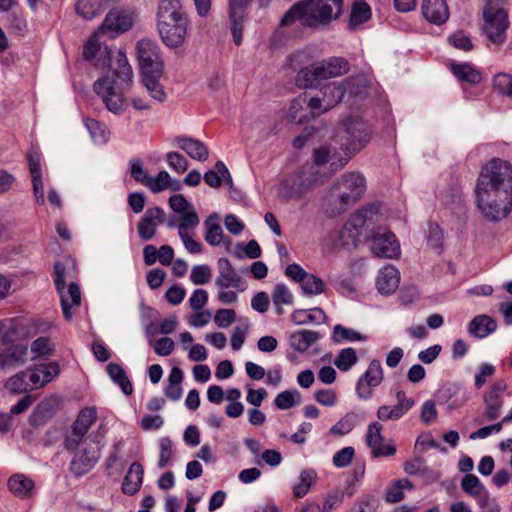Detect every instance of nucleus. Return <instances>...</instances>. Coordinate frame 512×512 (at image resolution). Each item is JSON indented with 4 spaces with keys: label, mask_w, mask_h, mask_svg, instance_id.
I'll return each instance as SVG.
<instances>
[{
    "label": "nucleus",
    "mask_w": 512,
    "mask_h": 512,
    "mask_svg": "<svg viewBox=\"0 0 512 512\" xmlns=\"http://www.w3.org/2000/svg\"><path fill=\"white\" fill-rule=\"evenodd\" d=\"M495 372L496 368L493 364L487 362L481 363L474 377L475 387L477 389L482 388L483 385L486 383L487 379L493 376Z\"/></svg>",
    "instance_id": "55"
},
{
    "label": "nucleus",
    "mask_w": 512,
    "mask_h": 512,
    "mask_svg": "<svg viewBox=\"0 0 512 512\" xmlns=\"http://www.w3.org/2000/svg\"><path fill=\"white\" fill-rule=\"evenodd\" d=\"M84 125L94 143L103 144L108 141L109 131L104 125L92 118H86Z\"/></svg>",
    "instance_id": "43"
},
{
    "label": "nucleus",
    "mask_w": 512,
    "mask_h": 512,
    "mask_svg": "<svg viewBox=\"0 0 512 512\" xmlns=\"http://www.w3.org/2000/svg\"><path fill=\"white\" fill-rule=\"evenodd\" d=\"M293 294L283 283L275 285L272 291V301L278 315L284 313L283 305H291L293 303Z\"/></svg>",
    "instance_id": "37"
},
{
    "label": "nucleus",
    "mask_w": 512,
    "mask_h": 512,
    "mask_svg": "<svg viewBox=\"0 0 512 512\" xmlns=\"http://www.w3.org/2000/svg\"><path fill=\"white\" fill-rule=\"evenodd\" d=\"M28 348L23 344H12L0 351V370H11L24 365L27 361Z\"/></svg>",
    "instance_id": "19"
},
{
    "label": "nucleus",
    "mask_w": 512,
    "mask_h": 512,
    "mask_svg": "<svg viewBox=\"0 0 512 512\" xmlns=\"http://www.w3.org/2000/svg\"><path fill=\"white\" fill-rule=\"evenodd\" d=\"M200 219L195 208L181 214L177 228L178 234H188L189 230L195 229L199 225Z\"/></svg>",
    "instance_id": "50"
},
{
    "label": "nucleus",
    "mask_w": 512,
    "mask_h": 512,
    "mask_svg": "<svg viewBox=\"0 0 512 512\" xmlns=\"http://www.w3.org/2000/svg\"><path fill=\"white\" fill-rule=\"evenodd\" d=\"M305 104L306 99L304 97H298L291 102L287 113V118L289 121L294 123H302L309 119L308 115L304 111Z\"/></svg>",
    "instance_id": "49"
},
{
    "label": "nucleus",
    "mask_w": 512,
    "mask_h": 512,
    "mask_svg": "<svg viewBox=\"0 0 512 512\" xmlns=\"http://www.w3.org/2000/svg\"><path fill=\"white\" fill-rule=\"evenodd\" d=\"M9 490L20 499H28L34 493L35 484L24 474H13L8 480Z\"/></svg>",
    "instance_id": "27"
},
{
    "label": "nucleus",
    "mask_w": 512,
    "mask_h": 512,
    "mask_svg": "<svg viewBox=\"0 0 512 512\" xmlns=\"http://www.w3.org/2000/svg\"><path fill=\"white\" fill-rule=\"evenodd\" d=\"M342 6L343 0H304L285 13L280 25L286 26L298 19L305 27L321 28L339 17Z\"/></svg>",
    "instance_id": "4"
},
{
    "label": "nucleus",
    "mask_w": 512,
    "mask_h": 512,
    "mask_svg": "<svg viewBox=\"0 0 512 512\" xmlns=\"http://www.w3.org/2000/svg\"><path fill=\"white\" fill-rule=\"evenodd\" d=\"M249 330V323L245 321L241 325H237L233 329V333L231 336V347L233 350L238 351L241 349L245 342L246 335Z\"/></svg>",
    "instance_id": "57"
},
{
    "label": "nucleus",
    "mask_w": 512,
    "mask_h": 512,
    "mask_svg": "<svg viewBox=\"0 0 512 512\" xmlns=\"http://www.w3.org/2000/svg\"><path fill=\"white\" fill-rule=\"evenodd\" d=\"M301 289L306 295H318L325 291L324 282L314 274L307 273L300 283Z\"/></svg>",
    "instance_id": "47"
},
{
    "label": "nucleus",
    "mask_w": 512,
    "mask_h": 512,
    "mask_svg": "<svg viewBox=\"0 0 512 512\" xmlns=\"http://www.w3.org/2000/svg\"><path fill=\"white\" fill-rule=\"evenodd\" d=\"M462 490L472 496L483 499L488 498V492L479 478L474 474H466L461 481Z\"/></svg>",
    "instance_id": "35"
},
{
    "label": "nucleus",
    "mask_w": 512,
    "mask_h": 512,
    "mask_svg": "<svg viewBox=\"0 0 512 512\" xmlns=\"http://www.w3.org/2000/svg\"><path fill=\"white\" fill-rule=\"evenodd\" d=\"M506 389L505 380L499 379L483 394L485 415L488 420H495L500 416L503 405L502 396Z\"/></svg>",
    "instance_id": "15"
},
{
    "label": "nucleus",
    "mask_w": 512,
    "mask_h": 512,
    "mask_svg": "<svg viewBox=\"0 0 512 512\" xmlns=\"http://www.w3.org/2000/svg\"><path fill=\"white\" fill-rule=\"evenodd\" d=\"M160 454L158 459V467L163 469L169 463L172 456V441L168 437L159 440Z\"/></svg>",
    "instance_id": "58"
},
{
    "label": "nucleus",
    "mask_w": 512,
    "mask_h": 512,
    "mask_svg": "<svg viewBox=\"0 0 512 512\" xmlns=\"http://www.w3.org/2000/svg\"><path fill=\"white\" fill-rule=\"evenodd\" d=\"M145 186L153 193L162 192L170 186V175L167 171L162 170L156 176L149 177Z\"/></svg>",
    "instance_id": "51"
},
{
    "label": "nucleus",
    "mask_w": 512,
    "mask_h": 512,
    "mask_svg": "<svg viewBox=\"0 0 512 512\" xmlns=\"http://www.w3.org/2000/svg\"><path fill=\"white\" fill-rule=\"evenodd\" d=\"M340 157L337 156V150L330 146H321L314 150L310 164H315L317 168L322 170L325 165H329L328 176L334 174L341 168H336L335 163Z\"/></svg>",
    "instance_id": "26"
},
{
    "label": "nucleus",
    "mask_w": 512,
    "mask_h": 512,
    "mask_svg": "<svg viewBox=\"0 0 512 512\" xmlns=\"http://www.w3.org/2000/svg\"><path fill=\"white\" fill-rule=\"evenodd\" d=\"M356 425L354 414H347L330 429L331 434L343 436L349 433Z\"/></svg>",
    "instance_id": "53"
},
{
    "label": "nucleus",
    "mask_w": 512,
    "mask_h": 512,
    "mask_svg": "<svg viewBox=\"0 0 512 512\" xmlns=\"http://www.w3.org/2000/svg\"><path fill=\"white\" fill-rule=\"evenodd\" d=\"M448 41L455 48L461 49L464 51H469L473 47L471 39L467 35H465L463 32H456L455 34L449 36Z\"/></svg>",
    "instance_id": "64"
},
{
    "label": "nucleus",
    "mask_w": 512,
    "mask_h": 512,
    "mask_svg": "<svg viewBox=\"0 0 512 512\" xmlns=\"http://www.w3.org/2000/svg\"><path fill=\"white\" fill-rule=\"evenodd\" d=\"M205 241L211 246L220 245L223 237V230L219 224V215L217 213L211 214L205 221Z\"/></svg>",
    "instance_id": "33"
},
{
    "label": "nucleus",
    "mask_w": 512,
    "mask_h": 512,
    "mask_svg": "<svg viewBox=\"0 0 512 512\" xmlns=\"http://www.w3.org/2000/svg\"><path fill=\"white\" fill-rule=\"evenodd\" d=\"M338 137L344 155L338 159L335 166L343 168L355 154L369 143L371 130L360 117L348 116L340 125Z\"/></svg>",
    "instance_id": "6"
},
{
    "label": "nucleus",
    "mask_w": 512,
    "mask_h": 512,
    "mask_svg": "<svg viewBox=\"0 0 512 512\" xmlns=\"http://www.w3.org/2000/svg\"><path fill=\"white\" fill-rule=\"evenodd\" d=\"M371 8L364 0H356L351 8L349 27L356 29L371 18Z\"/></svg>",
    "instance_id": "34"
},
{
    "label": "nucleus",
    "mask_w": 512,
    "mask_h": 512,
    "mask_svg": "<svg viewBox=\"0 0 512 512\" xmlns=\"http://www.w3.org/2000/svg\"><path fill=\"white\" fill-rule=\"evenodd\" d=\"M97 419V412L95 408H84L82 409L75 422L72 425V428L79 433L86 435L89 428Z\"/></svg>",
    "instance_id": "41"
},
{
    "label": "nucleus",
    "mask_w": 512,
    "mask_h": 512,
    "mask_svg": "<svg viewBox=\"0 0 512 512\" xmlns=\"http://www.w3.org/2000/svg\"><path fill=\"white\" fill-rule=\"evenodd\" d=\"M175 145L194 160L204 162L209 157L208 147L198 139L179 136L175 138Z\"/></svg>",
    "instance_id": "24"
},
{
    "label": "nucleus",
    "mask_w": 512,
    "mask_h": 512,
    "mask_svg": "<svg viewBox=\"0 0 512 512\" xmlns=\"http://www.w3.org/2000/svg\"><path fill=\"white\" fill-rule=\"evenodd\" d=\"M358 361L356 350L348 347L339 351L334 360L335 366L343 372L349 371Z\"/></svg>",
    "instance_id": "44"
},
{
    "label": "nucleus",
    "mask_w": 512,
    "mask_h": 512,
    "mask_svg": "<svg viewBox=\"0 0 512 512\" xmlns=\"http://www.w3.org/2000/svg\"><path fill=\"white\" fill-rule=\"evenodd\" d=\"M130 174L135 181L144 185H146L147 180L149 179L143 168L141 160L138 158L130 161Z\"/></svg>",
    "instance_id": "63"
},
{
    "label": "nucleus",
    "mask_w": 512,
    "mask_h": 512,
    "mask_svg": "<svg viewBox=\"0 0 512 512\" xmlns=\"http://www.w3.org/2000/svg\"><path fill=\"white\" fill-rule=\"evenodd\" d=\"M378 207L367 206L352 214L339 232L342 247H357L362 239L370 242V249L378 258L397 259L400 254V244L396 236L389 231L381 230Z\"/></svg>",
    "instance_id": "2"
},
{
    "label": "nucleus",
    "mask_w": 512,
    "mask_h": 512,
    "mask_svg": "<svg viewBox=\"0 0 512 512\" xmlns=\"http://www.w3.org/2000/svg\"><path fill=\"white\" fill-rule=\"evenodd\" d=\"M400 282V273L392 265L384 266L376 278V286L381 294L389 295L396 291Z\"/></svg>",
    "instance_id": "25"
},
{
    "label": "nucleus",
    "mask_w": 512,
    "mask_h": 512,
    "mask_svg": "<svg viewBox=\"0 0 512 512\" xmlns=\"http://www.w3.org/2000/svg\"><path fill=\"white\" fill-rule=\"evenodd\" d=\"M381 431L382 425L379 422L370 423L366 433V444L371 449L373 457L393 456L396 453V447L383 444Z\"/></svg>",
    "instance_id": "17"
},
{
    "label": "nucleus",
    "mask_w": 512,
    "mask_h": 512,
    "mask_svg": "<svg viewBox=\"0 0 512 512\" xmlns=\"http://www.w3.org/2000/svg\"><path fill=\"white\" fill-rule=\"evenodd\" d=\"M474 201L481 216L498 223L512 212V165L493 158L482 166L474 187Z\"/></svg>",
    "instance_id": "1"
},
{
    "label": "nucleus",
    "mask_w": 512,
    "mask_h": 512,
    "mask_svg": "<svg viewBox=\"0 0 512 512\" xmlns=\"http://www.w3.org/2000/svg\"><path fill=\"white\" fill-rule=\"evenodd\" d=\"M355 450L351 446L344 447L337 451L332 459V462L337 468H345L349 466L354 458Z\"/></svg>",
    "instance_id": "54"
},
{
    "label": "nucleus",
    "mask_w": 512,
    "mask_h": 512,
    "mask_svg": "<svg viewBox=\"0 0 512 512\" xmlns=\"http://www.w3.org/2000/svg\"><path fill=\"white\" fill-rule=\"evenodd\" d=\"M450 68L453 75L461 81H466L470 84H477L481 81L480 72L468 63H452Z\"/></svg>",
    "instance_id": "36"
},
{
    "label": "nucleus",
    "mask_w": 512,
    "mask_h": 512,
    "mask_svg": "<svg viewBox=\"0 0 512 512\" xmlns=\"http://www.w3.org/2000/svg\"><path fill=\"white\" fill-rule=\"evenodd\" d=\"M100 447L95 443H84L83 447L75 453L69 469L76 477L88 473L100 459Z\"/></svg>",
    "instance_id": "11"
},
{
    "label": "nucleus",
    "mask_w": 512,
    "mask_h": 512,
    "mask_svg": "<svg viewBox=\"0 0 512 512\" xmlns=\"http://www.w3.org/2000/svg\"><path fill=\"white\" fill-rule=\"evenodd\" d=\"M316 479V472L313 469L302 470L299 475V483L294 485L293 494L296 498L304 497Z\"/></svg>",
    "instance_id": "42"
},
{
    "label": "nucleus",
    "mask_w": 512,
    "mask_h": 512,
    "mask_svg": "<svg viewBox=\"0 0 512 512\" xmlns=\"http://www.w3.org/2000/svg\"><path fill=\"white\" fill-rule=\"evenodd\" d=\"M367 337L351 328H346L340 324H337L333 328V341L335 343H341L343 341L356 342L365 341Z\"/></svg>",
    "instance_id": "45"
},
{
    "label": "nucleus",
    "mask_w": 512,
    "mask_h": 512,
    "mask_svg": "<svg viewBox=\"0 0 512 512\" xmlns=\"http://www.w3.org/2000/svg\"><path fill=\"white\" fill-rule=\"evenodd\" d=\"M26 372H28V380L31 389H37L51 382L59 374L60 369L56 362H49L47 364L36 365Z\"/></svg>",
    "instance_id": "20"
},
{
    "label": "nucleus",
    "mask_w": 512,
    "mask_h": 512,
    "mask_svg": "<svg viewBox=\"0 0 512 512\" xmlns=\"http://www.w3.org/2000/svg\"><path fill=\"white\" fill-rule=\"evenodd\" d=\"M327 177L326 171L320 170L315 164L307 162L293 178L282 181L279 195L287 201L300 199Z\"/></svg>",
    "instance_id": "7"
},
{
    "label": "nucleus",
    "mask_w": 512,
    "mask_h": 512,
    "mask_svg": "<svg viewBox=\"0 0 512 512\" xmlns=\"http://www.w3.org/2000/svg\"><path fill=\"white\" fill-rule=\"evenodd\" d=\"M300 403V393L296 390H286L279 393L274 404L278 409L287 410Z\"/></svg>",
    "instance_id": "48"
},
{
    "label": "nucleus",
    "mask_w": 512,
    "mask_h": 512,
    "mask_svg": "<svg viewBox=\"0 0 512 512\" xmlns=\"http://www.w3.org/2000/svg\"><path fill=\"white\" fill-rule=\"evenodd\" d=\"M348 70L349 65L345 59L333 57L302 68L297 73L296 85L302 89L313 88L320 81L344 75Z\"/></svg>",
    "instance_id": "8"
},
{
    "label": "nucleus",
    "mask_w": 512,
    "mask_h": 512,
    "mask_svg": "<svg viewBox=\"0 0 512 512\" xmlns=\"http://www.w3.org/2000/svg\"><path fill=\"white\" fill-rule=\"evenodd\" d=\"M107 374L113 383L117 384L121 391L129 396L133 393V385L129 380L126 371L118 363L111 362L106 367Z\"/></svg>",
    "instance_id": "32"
},
{
    "label": "nucleus",
    "mask_w": 512,
    "mask_h": 512,
    "mask_svg": "<svg viewBox=\"0 0 512 512\" xmlns=\"http://www.w3.org/2000/svg\"><path fill=\"white\" fill-rule=\"evenodd\" d=\"M421 11L424 18L435 25H441L449 18L445 0H422Z\"/></svg>",
    "instance_id": "22"
},
{
    "label": "nucleus",
    "mask_w": 512,
    "mask_h": 512,
    "mask_svg": "<svg viewBox=\"0 0 512 512\" xmlns=\"http://www.w3.org/2000/svg\"><path fill=\"white\" fill-rule=\"evenodd\" d=\"M383 380V368L379 360H372L365 373L356 383V394L362 400H368L373 390L381 384Z\"/></svg>",
    "instance_id": "12"
},
{
    "label": "nucleus",
    "mask_w": 512,
    "mask_h": 512,
    "mask_svg": "<svg viewBox=\"0 0 512 512\" xmlns=\"http://www.w3.org/2000/svg\"><path fill=\"white\" fill-rule=\"evenodd\" d=\"M157 22L186 21L187 13L180 0H161L156 13Z\"/></svg>",
    "instance_id": "23"
},
{
    "label": "nucleus",
    "mask_w": 512,
    "mask_h": 512,
    "mask_svg": "<svg viewBox=\"0 0 512 512\" xmlns=\"http://www.w3.org/2000/svg\"><path fill=\"white\" fill-rule=\"evenodd\" d=\"M188 20L157 22V30L162 42L170 48L180 47L186 38Z\"/></svg>",
    "instance_id": "13"
},
{
    "label": "nucleus",
    "mask_w": 512,
    "mask_h": 512,
    "mask_svg": "<svg viewBox=\"0 0 512 512\" xmlns=\"http://www.w3.org/2000/svg\"><path fill=\"white\" fill-rule=\"evenodd\" d=\"M443 232L437 223H430L428 229L427 241L428 244L436 250H439L442 245Z\"/></svg>",
    "instance_id": "62"
},
{
    "label": "nucleus",
    "mask_w": 512,
    "mask_h": 512,
    "mask_svg": "<svg viewBox=\"0 0 512 512\" xmlns=\"http://www.w3.org/2000/svg\"><path fill=\"white\" fill-rule=\"evenodd\" d=\"M165 221V212L160 207L148 208L137 225V232L142 240L154 238L157 226Z\"/></svg>",
    "instance_id": "16"
},
{
    "label": "nucleus",
    "mask_w": 512,
    "mask_h": 512,
    "mask_svg": "<svg viewBox=\"0 0 512 512\" xmlns=\"http://www.w3.org/2000/svg\"><path fill=\"white\" fill-rule=\"evenodd\" d=\"M169 206L174 212L180 215L194 208V206L188 202L182 194L171 196L169 198Z\"/></svg>",
    "instance_id": "60"
},
{
    "label": "nucleus",
    "mask_w": 512,
    "mask_h": 512,
    "mask_svg": "<svg viewBox=\"0 0 512 512\" xmlns=\"http://www.w3.org/2000/svg\"><path fill=\"white\" fill-rule=\"evenodd\" d=\"M215 285L220 289L233 288L239 292L247 288V282L238 275L226 258L218 260V276L215 279Z\"/></svg>",
    "instance_id": "14"
},
{
    "label": "nucleus",
    "mask_w": 512,
    "mask_h": 512,
    "mask_svg": "<svg viewBox=\"0 0 512 512\" xmlns=\"http://www.w3.org/2000/svg\"><path fill=\"white\" fill-rule=\"evenodd\" d=\"M160 77L161 75L154 74L143 75L142 84L153 100L163 102L165 101L167 94L163 86L158 81Z\"/></svg>",
    "instance_id": "38"
},
{
    "label": "nucleus",
    "mask_w": 512,
    "mask_h": 512,
    "mask_svg": "<svg viewBox=\"0 0 512 512\" xmlns=\"http://www.w3.org/2000/svg\"><path fill=\"white\" fill-rule=\"evenodd\" d=\"M291 318L296 325H304L316 321H323L325 318V314L323 310L320 308L313 309V312H307L306 310H297L292 313Z\"/></svg>",
    "instance_id": "46"
},
{
    "label": "nucleus",
    "mask_w": 512,
    "mask_h": 512,
    "mask_svg": "<svg viewBox=\"0 0 512 512\" xmlns=\"http://www.w3.org/2000/svg\"><path fill=\"white\" fill-rule=\"evenodd\" d=\"M55 413V400L47 399L42 401L34 409L30 416L32 425H41Z\"/></svg>",
    "instance_id": "39"
},
{
    "label": "nucleus",
    "mask_w": 512,
    "mask_h": 512,
    "mask_svg": "<svg viewBox=\"0 0 512 512\" xmlns=\"http://www.w3.org/2000/svg\"><path fill=\"white\" fill-rule=\"evenodd\" d=\"M497 328L496 321L488 315L475 316L468 325V332L475 338H485Z\"/></svg>",
    "instance_id": "28"
},
{
    "label": "nucleus",
    "mask_w": 512,
    "mask_h": 512,
    "mask_svg": "<svg viewBox=\"0 0 512 512\" xmlns=\"http://www.w3.org/2000/svg\"><path fill=\"white\" fill-rule=\"evenodd\" d=\"M366 191V179L360 172L344 173L331 187L325 203V212L330 217L344 213L354 205Z\"/></svg>",
    "instance_id": "5"
},
{
    "label": "nucleus",
    "mask_w": 512,
    "mask_h": 512,
    "mask_svg": "<svg viewBox=\"0 0 512 512\" xmlns=\"http://www.w3.org/2000/svg\"><path fill=\"white\" fill-rule=\"evenodd\" d=\"M166 159L169 167L178 173H184L188 169L187 159L178 152H169Z\"/></svg>",
    "instance_id": "59"
},
{
    "label": "nucleus",
    "mask_w": 512,
    "mask_h": 512,
    "mask_svg": "<svg viewBox=\"0 0 512 512\" xmlns=\"http://www.w3.org/2000/svg\"><path fill=\"white\" fill-rule=\"evenodd\" d=\"M137 56L142 75H162L163 61L160 48L150 39H141L137 43Z\"/></svg>",
    "instance_id": "10"
},
{
    "label": "nucleus",
    "mask_w": 512,
    "mask_h": 512,
    "mask_svg": "<svg viewBox=\"0 0 512 512\" xmlns=\"http://www.w3.org/2000/svg\"><path fill=\"white\" fill-rule=\"evenodd\" d=\"M211 278V269L207 265H195L190 274V280L195 285H204Z\"/></svg>",
    "instance_id": "56"
},
{
    "label": "nucleus",
    "mask_w": 512,
    "mask_h": 512,
    "mask_svg": "<svg viewBox=\"0 0 512 512\" xmlns=\"http://www.w3.org/2000/svg\"><path fill=\"white\" fill-rule=\"evenodd\" d=\"M133 24V16L130 12L115 9L111 10L105 17L103 23L99 27V31L104 32H119L127 31Z\"/></svg>",
    "instance_id": "18"
},
{
    "label": "nucleus",
    "mask_w": 512,
    "mask_h": 512,
    "mask_svg": "<svg viewBox=\"0 0 512 512\" xmlns=\"http://www.w3.org/2000/svg\"><path fill=\"white\" fill-rule=\"evenodd\" d=\"M4 387L12 394H21L27 392L29 389H31L28 380V372L21 371L9 377L6 380Z\"/></svg>",
    "instance_id": "40"
},
{
    "label": "nucleus",
    "mask_w": 512,
    "mask_h": 512,
    "mask_svg": "<svg viewBox=\"0 0 512 512\" xmlns=\"http://www.w3.org/2000/svg\"><path fill=\"white\" fill-rule=\"evenodd\" d=\"M133 82V71L126 55L118 51L111 75L98 79L94 85L95 93L102 99L105 107L113 114L119 115L125 110L124 92Z\"/></svg>",
    "instance_id": "3"
},
{
    "label": "nucleus",
    "mask_w": 512,
    "mask_h": 512,
    "mask_svg": "<svg viewBox=\"0 0 512 512\" xmlns=\"http://www.w3.org/2000/svg\"><path fill=\"white\" fill-rule=\"evenodd\" d=\"M502 5L486 0L482 11V32L496 46H502L505 43L510 26L508 11Z\"/></svg>",
    "instance_id": "9"
},
{
    "label": "nucleus",
    "mask_w": 512,
    "mask_h": 512,
    "mask_svg": "<svg viewBox=\"0 0 512 512\" xmlns=\"http://www.w3.org/2000/svg\"><path fill=\"white\" fill-rule=\"evenodd\" d=\"M324 109L320 113H326L340 103L346 93L345 82H333L323 89Z\"/></svg>",
    "instance_id": "31"
},
{
    "label": "nucleus",
    "mask_w": 512,
    "mask_h": 512,
    "mask_svg": "<svg viewBox=\"0 0 512 512\" xmlns=\"http://www.w3.org/2000/svg\"><path fill=\"white\" fill-rule=\"evenodd\" d=\"M320 339V334L312 330H298L291 333L289 337L290 346L300 353L309 349Z\"/></svg>",
    "instance_id": "30"
},
{
    "label": "nucleus",
    "mask_w": 512,
    "mask_h": 512,
    "mask_svg": "<svg viewBox=\"0 0 512 512\" xmlns=\"http://www.w3.org/2000/svg\"><path fill=\"white\" fill-rule=\"evenodd\" d=\"M236 318V312L233 309H219L215 316L214 321L220 328H227Z\"/></svg>",
    "instance_id": "61"
},
{
    "label": "nucleus",
    "mask_w": 512,
    "mask_h": 512,
    "mask_svg": "<svg viewBox=\"0 0 512 512\" xmlns=\"http://www.w3.org/2000/svg\"><path fill=\"white\" fill-rule=\"evenodd\" d=\"M343 502V492L340 489H332L325 496L322 507L319 512H331L338 508Z\"/></svg>",
    "instance_id": "52"
},
{
    "label": "nucleus",
    "mask_w": 512,
    "mask_h": 512,
    "mask_svg": "<svg viewBox=\"0 0 512 512\" xmlns=\"http://www.w3.org/2000/svg\"><path fill=\"white\" fill-rule=\"evenodd\" d=\"M61 301L62 312L66 320H71L73 317L72 308L78 307L81 304V292L79 286L71 282L68 287L65 284L56 287Z\"/></svg>",
    "instance_id": "21"
},
{
    "label": "nucleus",
    "mask_w": 512,
    "mask_h": 512,
    "mask_svg": "<svg viewBox=\"0 0 512 512\" xmlns=\"http://www.w3.org/2000/svg\"><path fill=\"white\" fill-rule=\"evenodd\" d=\"M143 475V466L138 462L132 463L122 483L123 493L127 495L137 493L142 485Z\"/></svg>",
    "instance_id": "29"
}]
</instances>
